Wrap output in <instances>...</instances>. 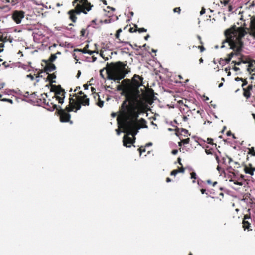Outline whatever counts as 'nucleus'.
<instances>
[{
  "mask_svg": "<svg viewBox=\"0 0 255 255\" xmlns=\"http://www.w3.org/2000/svg\"><path fill=\"white\" fill-rule=\"evenodd\" d=\"M228 10H229V11H232V6H229L228 7Z\"/></svg>",
  "mask_w": 255,
  "mask_h": 255,
  "instance_id": "nucleus-52",
  "label": "nucleus"
},
{
  "mask_svg": "<svg viewBox=\"0 0 255 255\" xmlns=\"http://www.w3.org/2000/svg\"><path fill=\"white\" fill-rule=\"evenodd\" d=\"M149 37H150L149 35H146V36L144 37L145 40H147Z\"/></svg>",
  "mask_w": 255,
  "mask_h": 255,
  "instance_id": "nucleus-50",
  "label": "nucleus"
},
{
  "mask_svg": "<svg viewBox=\"0 0 255 255\" xmlns=\"http://www.w3.org/2000/svg\"><path fill=\"white\" fill-rule=\"evenodd\" d=\"M243 90L244 91L243 95L246 98H249L250 97V93L249 90H247L246 89L243 88Z\"/></svg>",
  "mask_w": 255,
  "mask_h": 255,
  "instance_id": "nucleus-10",
  "label": "nucleus"
},
{
  "mask_svg": "<svg viewBox=\"0 0 255 255\" xmlns=\"http://www.w3.org/2000/svg\"><path fill=\"white\" fill-rule=\"evenodd\" d=\"M228 159H229V163H230V162L232 161V159L230 157H228Z\"/></svg>",
  "mask_w": 255,
  "mask_h": 255,
  "instance_id": "nucleus-60",
  "label": "nucleus"
},
{
  "mask_svg": "<svg viewBox=\"0 0 255 255\" xmlns=\"http://www.w3.org/2000/svg\"><path fill=\"white\" fill-rule=\"evenodd\" d=\"M79 0H75L73 2V5H74L75 3H77Z\"/></svg>",
  "mask_w": 255,
  "mask_h": 255,
  "instance_id": "nucleus-57",
  "label": "nucleus"
},
{
  "mask_svg": "<svg viewBox=\"0 0 255 255\" xmlns=\"http://www.w3.org/2000/svg\"><path fill=\"white\" fill-rule=\"evenodd\" d=\"M81 105L83 106L89 105V99L87 97L86 95L83 94V96H77V100L72 98H70L69 105L66 107L65 110L62 109L59 106L60 109L59 113L60 121L62 122H68L71 117L69 112L71 111L76 112L81 109Z\"/></svg>",
  "mask_w": 255,
  "mask_h": 255,
  "instance_id": "nucleus-3",
  "label": "nucleus"
},
{
  "mask_svg": "<svg viewBox=\"0 0 255 255\" xmlns=\"http://www.w3.org/2000/svg\"><path fill=\"white\" fill-rule=\"evenodd\" d=\"M178 173V171L177 170H174L171 172L170 175L175 176Z\"/></svg>",
  "mask_w": 255,
  "mask_h": 255,
  "instance_id": "nucleus-22",
  "label": "nucleus"
},
{
  "mask_svg": "<svg viewBox=\"0 0 255 255\" xmlns=\"http://www.w3.org/2000/svg\"><path fill=\"white\" fill-rule=\"evenodd\" d=\"M96 19H94L92 21V23L94 24H96Z\"/></svg>",
  "mask_w": 255,
  "mask_h": 255,
  "instance_id": "nucleus-62",
  "label": "nucleus"
},
{
  "mask_svg": "<svg viewBox=\"0 0 255 255\" xmlns=\"http://www.w3.org/2000/svg\"><path fill=\"white\" fill-rule=\"evenodd\" d=\"M1 101H6V102H9V103H11V104H12V103H13V101H12V100L10 99L3 98V99H1Z\"/></svg>",
  "mask_w": 255,
  "mask_h": 255,
  "instance_id": "nucleus-19",
  "label": "nucleus"
},
{
  "mask_svg": "<svg viewBox=\"0 0 255 255\" xmlns=\"http://www.w3.org/2000/svg\"><path fill=\"white\" fill-rule=\"evenodd\" d=\"M87 0H81L84 5L83 7H82L80 4H77L75 10H70L68 12L70 15V18L73 22H75L77 19V17L74 15L75 14H80L81 12H83L86 14L87 12L85 10L89 11L91 9V7L93 6L91 5L90 3H88Z\"/></svg>",
  "mask_w": 255,
  "mask_h": 255,
  "instance_id": "nucleus-5",
  "label": "nucleus"
},
{
  "mask_svg": "<svg viewBox=\"0 0 255 255\" xmlns=\"http://www.w3.org/2000/svg\"><path fill=\"white\" fill-rule=\"evenodd\" d=\"M205 191H206L205 189H201V192L202 194L205 193Z\"/></svg>",
  "mask_w": 255,
  "mask_h": 255,
  "instance_id": "nucleus-53",
  "label": "nucleus"
},
{
  "mask_svg": "<svg viewBox=\"0 0 255 255\" xmlns=\"http://www.w3.org/2000/svg\"><path fill=\"white\" fill-rule=\"evenodd\" d=\"M171 181V180L170 178L168 177L166 178V182H170Z\"/></svg>",
  "mask_w": 255,
  "mask_h": 255,
  "instance_id": "nucleus-49",
  "label": "nucleus"
},
{
  "mask_svg": "<svg viewBox=\"0 0 255 255\" xmlns=\"http://www.w3.org/2000/svg\"><path fill=\"white\" fill-rule=\"evenodd\" d=\"M244 170L246 173L249 174L251 175H253V170H251L248 167H245Z\"/></svg>",
  "mask_w": 255,
  "mask_h": 255,
  "instance_id": "nucleus-13",
  "label": "nucleus"
},
{
  "mask_svg": "<svg viewBox=\"0 0 255 255\" xmlns=\"http://www.w3.org/2000/svg\"><path fill=\"white\" fill-rule=\"evenodd\" d=\"M63 90L60 88L59 89H57L55 91L56 95H61V92H63Z\"/></svg>",
  "mask_w": 255,
  "mask_h": 255,
  "instance_id": "nucleus-17",
  "label": "nucleus"
},
{
  "mask_svg": "<svg viewBox=\"0 0 255 255\" xmlns=\"http://www.w3.org/2000/svg\"><path fill=\"white\" fill-rule=\"evenodd\" d=\"M205 13V9L204 8H202L200 13V15H203L204 14V13Z\"/></svg>",
  "mask_w": 255,
  "mask_h": 255,
  "instance_id": "nucleus-35",
  "label": "nucleus"
},
{
  "mask_svg": "<svg viewBox=\"0 0 255 255\" xmlns=\"http://www.w3.org/2000/svg\"><path fill=\"white\" fill-rule=\"evenodd\" d=\"M137 31L139 33L145 32L147 31V29H145L144 28H140L137 29Z\"/></svg>",
  "mask_w": 255,
  "mask_h": 255,
  "instance_id": "nucleus-18",
  "label": "nucleus"
},
{
  "mask_svg": "<svg viewBox=\"0 0 255 255\" xmlns=\"http://www.w3.org/2000/svg\"><path fill=\"white\" fill-rule=\"evenodd\" d=\"M205 152H206V153L207 154H211V152H210L209 150H205Z\"/></svg>",
  "mask_w": 255,
  "mask_h": 255,
  "instance_id": "nucleus-58",
  "label": "nucleus"
},
{
  "mask_svg": "<svg viewBox=\"0 0 255 255\" xmlns=\"http://www.w3.org/2000/svg\"><path fill=\"white\" fill-rule=\"evenodd\" d=\"M6 2L7 3H9V2H12L13 3V5L15 4V2H14V1L13 0H6Z\"/></svg>",
  "mask_w": 255,
  "mask_h": 255,
  "instance_id": "nucleus-43",
  "label": "nucleus"
},
{
  "mask_svg": "<svg viewBox=\"0 0 255 255\" xmlns=\"http://www.w3.org/2000/svg\"><path fill=\"white\" fill-rule=\"evenodd\" d=\"M126 67V64L120 61L115 63H107L105 69H106L108 79L119 82L123 79L126 75L129 72Z\"/></svg>",
  "mask_w": 255,
  "mask_h": 255,
  "instance_id": "nucleus-4",
  "label": "nucleus"
},
{
  "mask_svg": "<svg viewBox=\"0 0 255 255\" xmlns=\"http://www.w3.org/2000/svg\"><path fill=\"white\" fill-rule=\"evenodd\" d=\"M97 104L100 107L102 108L104 105V101L100 100Z\"/></svg>",
  "mask_w": 255,
  "mask_h": 255,
  "instance_id": "nucleus-24",
  "label": "nucleus"
},
{
  "mask_svg": "<svg viewBox=\"0 0 255 255\" xmlns=\"http://www.w3.org/2000/svg\"><path fill=\"white\" fill-rule=\"evenodd\" d=\"M246 34V31L242 27H236L233 26L232 28L227 29L225 31V35L226 39L223 41L221 48L226 47V45L230 47L235 52H232L228 54V57H233V55H238L241 51L243 47L242 38Z\"/></svg>",
  "mask_w": 255,
  "mask_h": 255,
  "instance_id": "nucleus-2",
  "label": "nucleus"
},
{
  "mask_svg": "<svg viewBox=\"0 0 255 255\" xmlns=\"http://www.w3.org/2000/svg\"><path fill=\"white\" fill-rule=\"evenodd\" d=\"M180 8L179 7L175 8L173 9V11L174 12H178V13H180Z\"/></svg>",
  "mask_w": 255,
  "mask_h": 255,
  "instance_id": "nucleus-27",
  "label": "nucleus"
},
{
  "mask_svg": "<svg viewBox=\"0 0 255 255\" xmlns=\"http://www.w3.org/2000/svg\"><path fill=\"white\" fill-rule=\"evenodd\" d=\"M217 169L218 171H220L221 170V167L219 166H218L217 167Z\"/></svg>",
  "mask_w": 255,
  "mask_h": 255,
  "instance_id": "nucleus-61",
  "label": "nucleus"
},
{
  "mask_svg": "<svg viewBox=\"0 0 255 255\" xmlns=\"http://www.w3.org/2000/svg\"><path fill=\"white\" fill-rule=\"evenodd\" d=\"M251 31L250 34L255 39V21L251 20L250 21Z\"/></svg>",
  "mask_w": 255,
  "mask_h": 255,
  "instance_id": "nucleus-7",
  "label": "nucleus"
},
{
  "mask_svg": "<svg viewBox=\"0 0 255 255\" xmlns=\"http://www.w3.org/2000/svg\"><path fill=\"white\" fill-rule=\"evenodd\" d=\"M191 178L194 179L197 178V176L195 172H193L191 173Z\"/></svg>",
  "mask_w": 255,
  "mask_h": 255,
  "instance_id": "nucleus-20",
  "label": "nucleus"
},
{
  "mask_svg": "<svg viewBox=\"0 0 255 255\" xmlns=\"http://www.w3.org/2000/svg\"><path fill=\"white\" fill-rule=\"evenodd\" d=\"M104 71V69H101L100 71V75L102 78H104V75L103 74V72Z\"/></svg>",
  "mask_w": 255,
  "mask_h": 255,
  "instance_id": "nucleus-41",
  "label": "nucleus"
},
{
  "mask_svg": "<svg viewBox=\"0 0 255 255\" xmlns=\"http://www.w3.org/2000/svg\"><path fill=\"white\" fill-rule=\"evenodd\" d=\"M94 53H95L94 51H91V50H88L86 52H84V53H88L90 55L93 54Z\"/></svg>",
  "mask_w": 255,
  "mask_h": 255,
  "instance_id": "nucleus-29",
  "label": "nucleus"
},
{
  "mask_svg": "<svg viewBox=\"0 0 255 255\" xmlns=\"http://www.w3.org/2000/svg\"><path fill=\"white\" fill-rule=\"evenodd\" d=\"M56 58H57V56H56L55 54H51V56L50 57V58L49 59V61L50 62H52L54 61H55Z\"/></svg>",
  "mask_w": 255,
  "mask_h": 255,
  "instance_id": "nucleus-14",
  "label": "nucleus"
},
{
  "mask_svg": "<svg viewBox=\"0 0 255 255\" xmlns=\"http://www.w3.org/2000/svg\"><path fill=\"white\" fill-rule=\"evenodd\" d=\"M197 38L199 39V40L200 41V43L201 44H203V42L202 41H201V37L199 36V35H197Z\"/></svg>",
  "mask_w": 255,
  "mask_h": 255,
  "instance_id": "nucleus-42",
  "label": "nucleus"
},
{
  "mask_svg": "<svg viewBox=\"0 0 255 255\" xmlns=\"http://www.w3.org/2000/svg\"><path fill=\"white\" fill-rule=\"evenodd\" d=\"M116 131L117 132V134L118 135H119L121 133V131L120 130V129H116Z\"/></svg>",
  "mask_w": 255,
  "mask_h": 255,
  "instance_id": "nucleus-46",
  "label": "nucleus"
},
{
  "mask_svg": "<svg viewBox=\"0 0 255 255\" xmlns=\"http://www.w3.org/2000/svg\"><path fill=\"white\" fill-rule=\"evenodd\" d=\"M189 141H190V139L188 138L187 139L182 140V143H183L184 144H186L189 143Z\"/></svg>",
  "mask_w": 255,
  "mask_h": 255,
  "instance_id": "nucleus-21",
  "label": "nucleus"
},
{
  "mask_svg": "<svg viewBox=\"0 0 255 255\" xmlns=\"http://www.w3.org/2000/svg\"><path fill=\"white\" fill-rule=\"evenodd\" d=\"M219 64L220 65H224V64H225L226 63L225 62L224 60L222 59V58H221L220 59V61H219Z\"/></svg>",
  "mask_w": 255,
  "mask_h": 255,
  "instance_id": "nucleus-30",
  "label": "nucleus"
},
{
  "mask_svg": "<svg viewBox=\"0 0 255 255\" xmlns=\"http://www.w3.org/2000/svg\"><path fill=\"white\" fill-rule=\"evenodd\" d=\"M232 135V133H231V131H228V132H227V136H230V135ZM232 136H233V138H235V136H234V134H232Z\"/></svg>",
  "mask_w": 255,
  "mask_h": 255,
  "instance_id": "nucleus-34",
  "label": "nucleus"
},
{
  "mask_svg": "<svg viewBox=\"0 0 255 255\" xmlns=\"http://www.w3.org/2000/svg\"><path fill=\"white\" fill-rule=\"evenodd\" d=\"M47 78L49 80L51 81V80H53L56 78V76L54 74H49Z\"/></svg>",
  "mask_w": 255,
  "mask_h": 255,
  "instance_id": "nucleus-15",
  "label": "nucleus"
},
{
  "mask_svg": "<svg viewBox=\"0 0 255 255\" xmlns=\"http://www.w3.org/2000/svg\"><path fill=\"white\" fill-rule=\"evenodd\" d=\"M230 69H231V68H230V67H226V68L225 69V71L226 72H228V71H230Z\"/></svg>",
  "mask_w": 255,
  "mask_h": 255,
  "instance_id": "nucleus-47",
  "label": "nucleus"
},
{
  "mask_svg": "<svg viewBox=\"0 0 255 255\" xmlns=\"http://www.w3.org/2000/svg\"><path fill=\"white\" fill-rule=\"evenodd\" d=\"M56 69V67L54 64L52 63L47 64L46 66L45 69L47 72H52Z\"/></svg>",
  "mask_w": 255,
  "mask_h": 255,
  "instance_id": "nucleus-8",
  "label": "nucleus"
},
{
  "mask_svg": "<svg viewBox=\"0 0 255 255\" xmlns=\"http://www.w3.org/2000/svg\"><path fill=\"white\" fill-rule=\"evenodd\" d=\"M138 150L139 151V152H140V155H141V153L142 152H145V149L144 148H143L142 149V147H140V148L138 149Z\"/></svg>",
  "mask_w": 255,
  "mask_h": 255,
  "instance_id": "nucleus-25",
  "label": "nucleus"
},
{
  "mask_svg": "<svg viewBox=\"0 0 255 255\" xmlns=\"http://www.w3.org/2000/svg\"><path fill=\"white\" fill-rule=\"evenodd\" d=\"M242 61L236 62L235 61H232V63H234L235 65H239L241 64Z\"/></svg>",
  "mask_w": 255,
  "mask_h": 255,
  "instance_id": "nucleus-26",
  "label": "nucleus"
},
{
  "mask_svg": "<svg viewBox=\"0 0 255 255\" xmlns=\"http://www.w3.org/2000/svg\"><path fill=\"white\" fill-rule=\"evenodd\" d=\"M232 69H234L235 71H237L239 70V68L236 67V66H234L232 68Z\"/></svg>",
  "mask_w": 255,
  "mask_h": 255,
  "instance_id": "nucleus-44",
  "label": "nucleus"
},
{
  "mask_svg": "<svg viewBox=\"0 0 255 255\" xmlns=\"http://www.w3.org/2000/svg\"><path fill=\"white\" fill-rule=\"evenodd\" d=\"M178 153V150H176V149H175V150H173L172 151V153L173 154V155H176Z\"/></svg>",
  "mask_w": 255,
  "mask_h": 255,
  "instance_id": "nucleus-38",
  "label": "nucleus"
},
{
  "mask_svg": "<svg viewBox=\"0 0 255 255\" xmlns=\"http://www.w3.org/2000/svg\"><path fill=\"white\" fill-rule=\"evenodd\" d=\"M152 145V143L151 142H149L148 143H147L146 145V146L147 147V146H151Z\"/></svg>",
  "mask_w": 255,
  "mask_h": 255,
  "instance_id": "nucleus-54",
  "label": "nucleus"
},
{
  "mask_svg": "<svg viewBox=\"0 0 255 255\" xmlns=\"http://www.w3.org/2000/svg\"><path fill=\"white\" fill-rule=\"evenodd\" d=\"M207 183H208V184H211V181L210 180H208L207 181Z\"/></svg>",
  "mask_w": 255,
  "mask_h": 255,
  "instance_id": "nucleus-63",
  "label": "nucleus"
},
{
  "mask_svg": "<svg viewBox=\"0 0 255 255\" xmlns=\"http://www.w3.org/2000/svg\"><path fill=\"white\" fill-rule=\"evenodd\" d=\"M122 31V29H118V30H117V33H116V37L117 38H119V34H120V33Z\"/></svg>",
  "mask_w": 255,
  "mask_h": 255,
  "instance_id": "nucleus-23",
  "label": "nucleus"
},
{
  "mask_svg": "<svg viewBox=\"0 0 255 255\" xmlns=\"http://www.w3.org/2000/svg\"><path fill=\"white\" fill-rule=\"evenodd\" d=\"M225 63H229L231 60V57H228L226 59H224Z\"/></svg>",
  "mask_w": 255,
  "mask_h": 255,
  "instance_id": "nucleus-33",
  "label": "nucleus"
},
{
  "mask_svg": "<svg viewBox=\"0 0 255 255\" xmlns=\"http://www.w3.org/2000/svg\"><path fill=\"white\" fill-rule=\"evenodd\" d=\"M197 47L200 50V51L201 52H202L203 51H204L205 50L204 47L202 46H198Z\"/></svg>",
  "mask_w": 255,
  "mask_h": 255,
  "instance_id": "nucleus-28",
  "label": "nucleus"
},
{
  "mask_svg": "<svg viewBox=\"0 0 255 255\" xmlns=\"http://www.w3.org/2000/svg\"><path fill=\"white\" fill-rule=\"evenodd\" d=\"M184 170H185L184 168L183 167H182L181 168L177 170L178 171V173H179V172L184 173Z\"/></svg>",
  "mask_w": 255,
  "mask_h": 255,
  "instance_id": "nucleus-36",
  "label": "nucleus"
},
{
  "mask_svg": "<svg viewBox=\"0 0 255 255\" xmlns=\"http://www.w3.org/2000/svg\"><path fill=\"white\" fill-rule=\"evenodd\" d=\"M249 153L251 154L253 156H255V151L253 147H252L251 149H250Z\"/></svg>",
  "mask_w": 255,
  "mask_h": 255,
  "instance_id": "nucleus-16",
  "label": "nucleus"
},
{
  "mask_svg": "<svg viewBox=\"0 0 255 255\" xmlns=\"http://www.w3.org/2000/svg\"><path fill=\"white\" fill-rule=\"evenodd\" d=\"M5 85V84L4 83H2L0 84V89L2 88Z\"/></svg>",
  "mask_w": 255,
  "mask_h": 255,
  "instance_id": "nucleus-48",
  "label": "nucleus"
},
{
  "mask_svg": "<svg viewBox=\"0 0 255 255\" xmlns=\"http://www.w3.org/2000/svg\"><path fill=\"white\" fill-rule=\"evenodd\" d=\"M235 80L236 81H243V79L242 78L236 77V78H235Z\"/></svg>",
  "mask_w": 255,
  "mask_h": 255,
  "instance_id": "nucleus-40",
  "label": "nucleus"
},
{
  "mask_svg": "<svg viewBox=\"0 0 255 255\" xmlns=\"http://www.w3.org/2000/svg\"><path fill=\"white\" fill-rule=\"evenodd\" d=\"M145 103L139 92L132 93L127 96L120 110L119 117L122 122L119 124V128L123 129V132L126 134L123 137V145L130 147L135 142V136L141 128H147L145 125L141 127L137 121L139 114L145 109Z\"/></svg>",
  "mask_w": 255,
  "mask_h": 255,
  "instance_id": "nucleus-1",
  "label": "nucleus"
},
{
  "mask_svg": "<svg viewBox=\"0 0 255 255\" xmlns=\"http://www.w3.org/2000/svg\"><path fill=\"white\" fill-rule=\"evenodd\" d=\"M27 77L30 78L31 80H33L34 79V76L33 75H32L31 74L27 75Z\"/></svg>",
  "mask_w": 255,
  "mask_h": 255,
  "instance_id": "nucleus-32",
  "label": "nucleus"
},
{
  "mask_svg": "<svg viewBox=\"0 0 255 255\" xmlns=\"http://www.w3.org/2000/svg\"><path fill=\"white\" fill-rule=\"evenodd\" d=\"M252 88H253V86L252 85H249L246 89L247 90H249V91H250L251 90H252Z\"/></svg>",
  "mask_w": 255,
  "mask_h": 255,
  "instance_id": "nucleus-39",
  "label": "nucleus"
},
{
  "mask_svg": "<svg viewBox=\"0 0 255 255\" xmlns=\"http://www.w3.org/2000/svg\"><path fill=\"white\" fill-rule=\"evenodd\" d=\"M101 56L104 58L105 59V60H108V57H106V58H104V57L103 56V54L102 53H101Z\"/></svg>",
  "mask_w": 255,
  "mask_h": 255,
  "instance_id": "nucleus-55",
  "label": "nucleus"
},
{
  "mask_svg": "<svg viewBox=\"0 0 255 255\" xmlns=\"http://www.w3.org/2000/svg\"><path fill=\"white\" fill-rule=\"evenodd\" d=\"M243 82V84H242V87L244 88V87L247 84V82L245 79H243V81H242Z\"/></svg>",
  "mask_w": 255,
  "mask_h": 255,
  "instance_id": "nucleus-31",
  "label": "nucleus"
},
{
  "mask_svg": "<svg viewBox=\"0 0 255 255\" xmlns=\"http://www.w3.org/2000/svg\"><path fill=\"white\" fill-rule=\"evenodd\" d=\"M203 62V59L202 58H201L199 59V62H200V63H202Z\"/></svg>",
  "mask_w": 255,
  "mask_h": 255,
  "instance_id": "nucleus-59",
  "label": "nucleus"
},
{
  "mask_svg": "<svg viewBox=\"0 0 255 255\" xmlns=\"http://www.w3.org/2000/svg\"><path fill=\"white\" fill-rule=\"evenodd\" d=\"M24 17V12L22 11H15L12 15L13 19L17 24L20 23Z\"/></svg>",
  "mask_w": 255,
  "mask_h": 255,
  "instance_id": "nucleus-6",
  "label": "nucleus"
},
{
  "mask_svg": "<svg viewBox=\"0 0 255 255\" xmlns=\"http://www.w3.org/2000/svg\"><path fill=\"white\" fill-rule=\"evenodd\" d=\"M62 96H63V97H59V96H56V99L58 100L59 103L62 104L64 102V98L65 97V95L64 93L62 94Z\"/></svg>",
  "mask_w": 255,
  "mask_h": 255,
  "instance_id": "nucleus-12",
  "label": "nucleus"
},
{
  "mask_svg": "<svg viewBox=\"0 0 255 255\" xmlns=\"http://www.w3.org/2000/svg\"><path fill=\"white\" fill-rule=\"evenodd\" d=\"M243 227L244 230L249 229L250 225V223L248 220H243L242 222Z\"/></svg>",
  "mask_w": 255,
  "mask_h": 255,
  "instance_id": "nucleus-9",
  "label": "nucleus"
},
{
  "mask_svg": "<svg viewBox=\"0 0 255 255\" xmlns=\"http://www.w3.org/2000/svg\"><path fill=\"white\" fill-rule=\"evenodd\" d=\"M88 45H87L86 46V47L84 49H83V50H78L82 51V52L84 53V52H86L88 51V50L86 49V48H88Z\"/></svg>",
  "mask_w": 255,
  "mask_h": 255,
  "instance_id": "nucleus-37",
  "label": "nucleus"
},
{
  "mask_svg": "<svg viewBox=\"0 0 255 255\" xmlns=\"http://www.w3.org/2000/svg\"><path fill=\"white\" fill-rule=\"evenodd\" d=\"M85 30L84 29H82L81 31V35L82 36H84V34H85Z\"/></svg>",
  "mask_w": 255,
  "mask_h": 255,
  "instance_id": "nucleus-45",
  "label": "nucleus"
},
{
  "mask_svg": "<svg viewBox=\"0 0 255 255\" xmlns=\"http://www.w3.org/2000/svg\"><path fill=\"white\" fill-rule=\"evenodd\" d=\"M178 161L180 165H182V163H181V158H178Z\"/></svg>",
  "mask_w": 255,
  "mask_h": 255,
  "instance_id": "nucleus-51",
  "label": "nucleus"
},
{
  "mask_svg": "<svg viewBox=\"0 0 255 255\" xmlns=\"http://www.w3.org/2000/svg\"><path fill=\"white\" fill-rule=\"evenodd\" d=\"M81 74V72L80 71H78V73L77 74V77L78 78Z\"/></svg>",
  "mask_w": 255,
  "mask_h": 255,
  "instance_id": "nucleus-64",
  "label": "nucleus"
},
{
  "mask_svg": "<svg viewBox=\"0 0 255 255\" xmlns=\"http://www.w3.org/2000/svg\"><path fill=\"white\" fill-rule=\"evenodd\" d=\"M247 212H248V213L244 215L243 220H248L249 219L251 220V217H250V209H248L247 210Z\"/></svg>",
  "mask_w": 255,
  "mask_h": 255,
  "instance_id": "nucleus-11",
  "label": "nucleus"
},
{
  "mask_svg": "<svg viewBox=\"0 0 255 255\" xmlns=\"http://www.w3.org/2000/svg\"><path fill=\"white\" fill-rule=\"evenodd\" d=\"M223 83H220V84H219V85L218 87H219V88H221V87H222V86H223Z\"/></svg>",
  "mask_w": 255,
  "mask_h": 255,
  "instance_id": "nucleus-56",
  "label": "nucleus"
}]
</instances>
